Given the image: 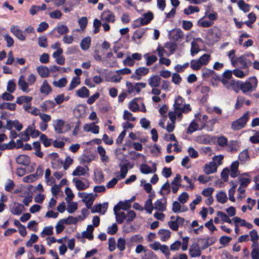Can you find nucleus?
Here are the masks:
<instances>
[{"mask_svg":"<svg viewBox=\"0 0 259 259\" xmlns=\"http://www.w3.org/2000/svg\"><path fill=\"white\" fill-rule=\"evenodd\" d=\"M132 205L126 200L120 201L114 207L113 210L116 222L118 224L130 223L136 218L134 210H130Z\"/></svg>","mask_w":259,"mask_h":259,"instance_id":"nucleus-1","label":"nucleus"},{"mask_svg":"<svg viewBox=\"0 0 259 259\" xmlns=\"http://www.w3.org/2000/svg\"><path fill=\"white\" fill-rule=\"evenodd\" d=\"M257 85V80L255 76L251 77L244 82L238 81V92L241 90L244 94H247L248 92L254 91Z\"/></svg>","mask_w":259,"mask_h":259,"instance_id":"nucleus-2","label":"nucleus"},{"mask_svg":"<svg viewBox=\"0 0 259 259\" xmlns=\"http://www.w3.org/2000/svg\"><path fill=\"white\" fill-rule=\"evenodd\" d=\"M218 216L223 222L229 223L231 225H234L235 227H252L251 224L238 217H234L232 220H231L226 213L222 211H218Z\"/></svg>","mask_w":259,"mask_h":259,"instance_id":"nucleus-3","label":"nucleus"},{"mask_svg":"<svg viewBox=\"0 0 259 259\" xmlns=\"http://www.w3.org/2000/svg\"><path fill=\"white\" fill-rule=\"evenodd\" d=\"M154 18L153 14L151 11L144 14L142 17L137 19L133 24V28H136L141 25H147Z\"/></svg>","mask_w":259,"mask_h":259,"instance_id":"nucleus-4","label":"nucleus"},{"mask_svg":"<svg viewBox=\"0 0 259 259\" xmlns=\"http://www.w3.org/2000/svg\"><path fill=\"white\" fill-rule=\"evenodd\" d=\"M249 112L244 113L240 118L233 121L231 124V128L233 131H238L243 128L249 118Z\"/></svg>","mask_w":259,"mask_h":259,"instance_id":"nucleus-5","label":"nucleus"},{"mask_svg":"<svg viewBox=\"0 0 259 259\" xmlns=\"http://www.w3.org/2000/svg\"><path fill=\"white\" fill-rule=\"evenodd\" d=\"M174 110H183L184 113H188L191 111V107L189 104L184 103V99L180 96L177 97L174 104Z\"/></svg>","mask_w":259,"mask_h":259,"instance_id":"nucleus-6","label":"nucleus"},{"mask_svg":"<svg viewBox=\"0 0 259 259\" xmlns=\"http://www.w3.org/2000/svg\"><path fill=\"white\" fill-rule=\"evenodd\" d=\"M53 125L55 132L58 134L64 133L70 129L69 124H65L64 121L62 119L54 120Z\"/></svg>","mask_w":259,"mask_h":259,"instance_id":"nucleus-7","label":"nucleus"},{"mask_svg":"<svg viewBox=\"0 0 259 259\" xmlns=\"http://www.w3.org/2000/svg\"><path fill=\"white\" fill-rule=\"evenodd\" d=\"M189 221H186L184 218L180 217H171L170 221L168 222L169 227H180L188 226Z\"/></svg>","mask_w":259,"mask_h":259,"instance_id":"nucleus-8","label":"nucleus"},{"mask_svg":"<svg viewBox=\"0 0 259 259\" xmlns=\"http://www.w3.org/2000/svg\"><path fill=\"white\" fill-rule=\"evenodd\" d=\"M221 81L227 90L232 89L236 93H238V81H235L233 79H228L227 78H222Z\"/></svg>","mask_w":259,"mask_h":259,"instance_id":"nucleus-9","label":"nucleus"},{"mask_svg":"<svg viewBox=\"0 0 259 259\" xmlns=\"http://www.w3.org/2000/svg\"><path fill=\"white\" fill-rule=\"evenodd\" d=\"M72 182L74 183L76 188L79 191L85 190L90 186V182L87 179L82 181L78 178H74Z\"/></svg>","mask_w":259,"mask_h":259,"instance_id":"nucleus-10","label":"nucleus"},{"mask_svg":"<svg viewBox=\"0 0 259 259\" xmlns=\"http://www.w3.org/2000/svg\"><path fill=\"white\" fill-rule=\"evenodd\" d=\"M24 209V205L18 202L12 203L10 205V211L15 215H20Z\"/></svg>","mask_w":259,"mask_h":259,"instance_id":"nucleus-11","label":"nucleus"},{"mask_svg":"<svg viewBox=\"0 0 259 259\" xmlns=\"http://www.w3.org/2000/svg\"><path fill=\"white\" fill-rule=\"evenodd\" d=\"M10 31L19 40L24 41L26 39L23 32L17 25H12L10 28Z\"/></svg>","mask_w":259,"mask_h":259,"instance_id":"nucleus-12","label":"nucleus"},{"mask_svg":"<svg viewBox=\"0 0 259 259\" xmlns=\"http://www.w3.org/2000/svg\"><path fill=\"white\" fill-rule=\"evenodd\" d=\"M78 221L77 218L70 216L67 219L60 220L55 227H64V225L75 224Z\"/></svg>","mask_w":259,"mask_h":259,"instance_id":"nucleus-13","label":"nucleus"},{"mask_svg":"<svg viewBox=\"0 0 259 259\" xmlns=\"http://www.w3.org/2000/svg\"><path fill=\"white\" fill-rule=\"evenodd\" d=\"M91 212L93 213L96 212H100V213L104 214L107 208H108V203H104L103 204H99L95 205L93 207L91 206Z\"/></svg>","mask_w":259,"mask_h":259,"instance_id":"nucleus-14","label":"nucleus"},{"mask_svg":"<svg viewBox=\"0 0 259 259\" xmlns=\"http://www.w3.org/2000/svg\"><path fill=\"white\" fill-rule=\"evenodd\" d=\"M156 166L155 163L152 164V166L151 167L147 164L143 163L140 166V170L143 174H149L156 172Z\"/></svg>","mask_w":259,"mask_h":259,"instance_id":"nucleus-15","label":"nucleus"},{"mask_svg":"<svg viewBox=\"0 0 259 259\" xmlns=\"http://www.w3.org/2000/svg\"><path fill=\"white\" fill-rule=\"evenodd\" d=\"M147 29V28H140L137 29L134 32L133 35L132 37V39L135 41L136 43L139 44V40L143 37Z\"/></svg>","mask_w":259,"mask_h":259,"instance_id":"nucleus-16","label":"nucleus"},{"mask_svg":"<svg viewBox=\"0 0 259 259\" xmlns=\"http://www.w3.org/2000/svg\"><path fill=\"white\" fill-rule=\"evenodd\" d=\"M149 71L148 68L139 67L136 70L135 73L132 75V77L137 80H140L141 76L147 74Z\"/></svg>","mask_w":259,"mask_h":259,"instance_id":"nucleus-17","label":"nucleus"},{"mask_svg":"<svg viewBox=\"0 0 259 259\" xmlns=\"http://www.w3.org/2000/svg\"><path fill=\"white\" fill-rule=\"evenodd\" d=\"M18 84L19 89L22 90L23 92L28 93L30 91L28 88L29 84L28 82L25 81L24 76L23 75L19 77Z\"/></svg>","mask_w":259,"mask_h":259,"instance_id":"nucleus-18","label":"nucleus"},{"mask_svg":"<svg viewBox=\"0 0 259 259\" xmlns=\"http://www.w3.org/2000/svg\"><path fill=\"white\" fill-rule=\"evenodd\" d=\"M212 138L209 135H201L195 138V141L199 144H208L210 143Z\"/></svg>","mask_w":259,"mask_h":259,"instance_id":"nucleus-19","label":"nucleus"},{"mask_svg":"<svg viewBox=\"0 0 259 259\" xmlns=\"http://www.w3.org/2000/svg\"><path fill=\"white\" fill-rule=\"evenodd\" d=\"M97 196V194L93 193H88L87 195H86L85 197L83 199V202L85 204L88 208H91Z\"/></svg>","mask_w":259,"mask_h":259,"instance_id":"nucleus-20","label":"nucleus"},{"mask_svg":"<svg viewBox=\"0 0 259 259\" xmlns=\"http://www.w3.org/2000/svg\"><path fill=\"white\" fill-rule=\"evenodd\" d=\"M101 19L103 21L113 23L115 21V16L111 11H106L102 14Z\"/></svg>","mask_w":259,"mask_h":259,"instance_id":"nucleus-21","label":"nucleus"},{"mask_svg":"<svg viewBox=\"0 0 259 259\" xmlns=\"http://www.w3.org/2000/svg\"><path fill=\"white\" fill-rule=\"evenodd\" d=\"M237 63L241 65L243 68H245L250 66L252 64L251 61L247 59L245 56H240L237 58L235 61V64Z\"/></svg>","mask_w":259,"mask_h":259,"instance_id":"nucleus-22","label":"nucleus"},{"mask_svg":"<svg viewBox=\"0 0 259 259\" xmlns=\"http://www.w3.org/2000/svg\"><path fill=\"white\" fill-rule=\"evenodd\" d=\"M189 253L191 257H194L200 256L201 252L199 246L197 243L193 244L189 248Z\"/></svg>","mask_w":259,"mask_h":259,"instance_id":"nucleus-23","label":"nucleus"},{"mask_svg":"<svg viewBox=\"0 0 259 259\" xmlns=\"http://www.w3.org/2000/svg\"><path fill=\"white\" fill-rule=\"evenodd\" d=\"M166 203L165 199H158L154 204V208L159 211H164L166 210Z\"/></svg>","mask_w":259,"mask_h":259,"instance_id":"nucleus-24","label":"nucleus"},{"mask_svg":"<svg viewBox=\"0 0 259 259\" xmlns=\"http://www.w3.org/2000/svg\"><path fill=\"white\" fill-rule=\"evenodd\" d=\"M83 130L85 132H91L93 134H97L99 132V126L96 125L95 122H93L92 123L84 124Z\"/></svg>","mask_w":259,"mask_h":259,"instance_id":"nucleus-25","label":"nucleus"},{"mask_svg":"<svg viewBox=\"0 0 259 259\" xmlns=\"http://www.w3.org/2000/svg\"><path fill=\"white\" fill-rule=\"evenodd\" d=\"M161 78L158 75H154L148 79V84L152 88H157L159 86Z\"/></svg>","mask_w":259,"mask_h":259,"instance_id":"nucleus-26","label":"nucleus"},{"mask_svg":"<svg viewBox=\"0 0 259 259\" xmlns=\"http://www.w3.org/2000/svg\"><path fill=\"white\" fill-rule=\"evenodd\" d=\"M217 165L214 162H210L206 163L204 168V172L207 174H211L217 171Z\"/></svg>","mask_w":259,"mask_h":259,"instance_id":"nucleus-27","label":"nucleus"},{"mask_svg":"<svg viewBox=\"0 0 259 259\" xmlns=\"http://www.w3.org/2000/svg\"><path fill=\"white\" fill-rule=\"evenodd\" d=\"M89 170V169L87 166L83 167L78 166L73 171L72 175L73 176H85L88 172Z\"/></svg>","mask_w":259,"mask_h":259,"instance_id":"nucleus-28","label":"nucleus"},{"mask_svg":"<svg viewBox=\"0 0 259 259\" xmlns=\"http://www.w3.org/2000/svg\"><path fill=\"white\" fill-rule=\"evenodd\" d=\"M239 162L238 161H234L230 167L231 171L230 175L232 178H236L239 175L238 170Z\"/></svg>","mask_w":259,"mask_h":259,"instance_id":"nucleus-29","label":"nucleus"},{"mask_svg":"<svg viewBox=\"0 0 259 259\" xmlns=\"http://www.w3.org/2000/svg\"><path fill=\"white\" fill-rule=\"evenodd\" d=\"M16 161L19 164H22L26 166L29 164L30 159L29 156L26 155H21L16 158Z\"/></svg>","mask_w":259,"mask_h":259,"instance_id":"nucleus-30","label":"nucleus"},{"mask_svg":"<svg viewBox=\"0 0 259 259\" xmlns=\"http://www.w3.org/2000/svg\"><path fill=\"white\" fill-rule=\"evenodd\" d=\"M182 113H184L183 110L178 111L174 110V111H170L168 113V117L171 121L175 122L177 117L180 120L182 119Z\"/></svg>","mask_w":259,"mask_h":259,"instance_id":"nucleus-31","label":"nucleus"},{"mask_svg":"<svg viewBox=\"0 0 259 259\" xmlns=\"http://www.w3.org/2000/svg\"><path fill=\"white\" fill-rule=\"evenodd\" d=\"M52 91V88L49 84L47 80H44L40 89V92L43 94L48 95Z\"/></svg>","mask_w":259,"mask_h":259,"instance_id":"nucleus-32","label":"nucleus"},{"mask_svg":"<svg viewBox=\"0 0 259 259\" xmlns=\"http://www.w3.org/2000/svg\"><path fill=\"white\" fill-rule=\"evenodd\" d=\"M36 69L39 75L42 78L48 77L50 73L49 68L46 66H40L37 67Z\"/></svg>","mask_w":259,"mask_h":259,"instance_id":"nucleus-33","label":"nucleus"},{"mask_svg":"<svg viewBox=\"0 0 259 259\" xmlns=\"http://www.w3.org/2000/svg\"><path fill=\"white\" fill-rule=\"evenodd\" d=\"M170 35L174 40L177 41L183 37L184 33L181 29L179 28L173 29L171 31Z\"/></svg>","mask_w":259,"mask_h":259,"instance_id":"nucleus-34","label":"nucleus"},{"mask_svg":"<svg viewBox=\"0 0 259 259\" xmlns=\"http://www.w3.org/2000/svg\"><path fill=\"white\" fill-rule=\"evenodd\" d=\"M128 170L127 165L126 164L120 165V173L117 172L115 175H118V177L120 180L124 179L127 174Z\"/></svg>","mask_w":259,"mask_h":259,"instance_id":"nucleus-35","label":"nucleus"},{"mask_svg":"<svg viewBox=\"0 0 259 259\" xmlns=\"http://www.w3.org/2000/svg\"><path fill=\"white\" fill-rule=\"evenodd\" d=\"M158 234L159 236L160 239L163 241H166L170 236V231L164 229H160L158 231Z\"/></svg>","mask_w":259,"mask_h":259,"instance_id":"nucleus-36","label":"nucleus"},{"mask_svg":"<svg viewBox=\"0 0 259 259\" xmlns=\"http://www.w3.org/2000/svg\"><path fill=\"white\" fill-rule=\"evenodd\" d=\"M77 95L82 98H88L90 95L89 90L85 87L81 88L76 91Z\"/></svg>","mask_w":259,"mask_h":259,"instance_id":"nucleus-37","label":"nucleus"},{"mask_svg":"<svg viewBox=\"0 0 259 259\" xmlns=\"http://www.w3.org/2000/svg\"><path fill=\"white\" fill-rule=\"evenodd\" d=\"M51 48L54 50H57L54 52L52 55L53 57H56L58 55H62L63 53V50L60 48V44L59 42H56L51 45Z\"/></svg>","mask_w":259,"mask_h":259,"instance_id":"nucleus-38","label":"nucleus"},{"mask_svg":"<svg viewBox=\"0 0 259 259\" xmlns=\"http://www.w3.org/2000/svg\"><path fill=\"white\" fill-rule=\"evenodd\" d=\"M97 151L101 156V160L102 162H106L108 160V156L106 154L105 149L101 146L97 147Z\"/></svg>","mask_w":259,"mask_h":259,"instance_id":"nucleus-39","label":"nucleus"},{"mask_svg":"<svg viewBox=\"0 0 259 259\" xmlns=\"http://www.w3.org/2000/svg\"><path fill=\"white\" fill-rule=\"evenodd\" d=\"M237 5L239 9L244 13H247L250 11V6L246 4L243 0H239Z\"/></svg>","mask_w":259,"mask_h":259,"instance_id":"nucleus-40","label":"nucleus"},{"mask_svg":"<svg viewBox=\"0 0 259 259\" xmlns=\"http://www.w3.org/2000/svg\"><path fill=\"white\" fill-rule=\"evenodd\" d=\"M144 210L145 209L147 213L151 214L154 209V205L152 204V201L151 198L148 199L145 202L144 206L143 207Z\"/></svg>","mask_w":259,"mask_h":259,"instance_id":"nucleus-41","label":"nucleus"},{"mask_svg":"<svg viewBox=\"0 0 259 259\" xmlns=\"http://www.w3.org/2000/svg\"><path fill=\"white\" fill-rule=\"evenodd\" d=\"M91 39L90 37L88 36L84 38L80 42V47L83 50H87L89 49L91 45Z\"/></svg>","mask_w":259,"mask_h":259,"instance_id":"nucleus-42","label":"nucleus"},{"mask_svg":"<svg viewBox=\"0 0 259 259\" xmlns=\"http://www.w3.org/2000/svg\"><path fill=\"white\" fill-rule=\"evenodd\" d=\"M228 146L230 151H236L239 148V142L237 140H231L228 142Z\"/></svg>","mask_w":259,"mask_h":259,"instance_id":"nucleus-43","label":"nucleus"},{"mask_svg":"<svg viewBox=\"0 0 259 259\" xmlns=\"http://www.w3.org/2000/svg\"><path fill=\"white\" fill-rule=\"evenodd\" d=\"M16 107V103L9 102H3L0 104V109H9L11 111L15 110Z\"/></svg>","mask_w":259,"mask_h":259,"instance_id":"nucleus-44","label":"nucleus"},{"mask_svg":"<svg viewBox=\"0 0 259 259\" xmlns=\"http://www.w3.org/2000/svg\"><path fill=\"white\" fill-rule=\"evenodd\" d=\"M67 83V79L65 77H62L58 80H54L53 82L54 86L59 88H62L66 86Z\"/></svg>","mask_w":259,"mask_h":259,"instance_id":"nucleus-45","label":"nucleus"},{"mask_svg":"<svg viewBox=\"0 0 259 259\" xmlns=\"http://www.w3.org/2000/svg\"><path fill=\"white\" fill-rule=\"evenodd\" d=\"M252 247L253 248L251 252V257L253 259H259V247L258 243H253Z\"/></svg>","mask_w":259,"mask_h":259,"instance_id":"nucleus-46","label":"nucleus"},{"mask_svg":"<svg viewBox=\"0 0 259 259\" xmlns=\"http://www.w3.org/2000/svg\"><path fill=\"white\" fill-rule=\"evenodd\" d=\"M217 201L221 203H225L228 199L226 193L224 191H220L216 195Z\"/></svg>","mask_w":259,"mask_h":259,"instance_id":"nucleus-47","label":"nucleus"},{"mask_svg":"<svg viewBox=\"0 0 259 259\" xmlns=\"http://www.w3.org/2000/svg\"><path fill=\"white\" fill-rule=\"evenodd\" d=\"M144 58L146 60V65L150 66L157 60V57L155 55L149 56L148 54L144 55Z\"/></svg>","mask_w":259,"mask_h":259,"instance_id":"nucleus-48","label":"nucleus"},{"mask_svg":"<svg viewBox=\"0 0 259 259\" xmlns=\"http://www.w3.org/2000/svg\"><path fill=\"white\" fill-rule=\"evenodd\" d=\"M32 100V98L29 96H22L18 97L16 99V103L18 104H22L23 103H30Z\"/></svg>","mask_w":259,"mask_h":259,"instance_id":"nucleus-49","label":"nucleus"},{"mask_svg":"<svg viewBox=\"0 0 259 259\" xmlns=\"http://www.w3.org/2000/svg\"><path fill=\"white\" fill-rule=\"evenodd\" d=\"M217 143L219 146L224 148L228 146V141L226 137L221 136L217 137Z\"/></svg>","mask_w":259,"mask_h":259,"instance_id":"nucleus-50","label":"nucleus"},{"mask_svg":"<svg viewBox=\"0 0 259 259\" xmlns=\"http://www.w3.org/2000/svg\"><path fill=\"white\" fill-rule=\"evenodd\" d=\"M80 83V78L78 76L73 77L69 84V91H72L75 89Z\"/></svg>","mask_w":259,"mask_h":259,"instance_id":"nucleus-51","label":"nucleus"},{"mask_svg":"<svg viewBox=\"0 0 259 259\" xmlns=\"http://www.w3.org/2000/svg\"><path fill=\"white\" fill-rule=\"evenodd\" d=\"M197 130H199V125L194 120L189 124L187 128V133L190 134Z\"/></svg>","mask_w":259,"mask_h":259,"instance_id":"nucleus-52","label":"nucleus"},{"mask_svg":"<svg viewBox=\"0 0 259 259\" xmlns=\"http://www.w3.org/2000/svg\"><path fill=\"white\" fill-rule=\"evenodd\" d=\"M87 231L82 232V236L83 238H88L89 240L93 239V232L94 228H87Z\"/></svg>","mask_w":259,"mask_h":259,"instance_id":"nucleus-53","label":"nucleus"},{"mask_svg":"<svg viewBox=\"0 0 259 259\" xmlns=\"http://www.w3.org/2000/svg\"><path fill=\"white\" fill-rule=\"evenodd\" d=\"M238 159L242 162H245L249 160V156L248 150L245 149L240 152L238 156Z\"/></svg>","mask_w":259,"mask_h":259,"instance_id":"nucleus-54","label":"nucleus"},{"mask_svg":"<svg viewBox=\"0 0 259 259\" xmlns=\"http://www.w3.org/2000/svg\"><path fill=\"white\" fill-rule=\"evenodd\" d=\"M27 132H29L30 136L33 138H36L40 135V132L35 129L34 125L28 126Z\"/></svg>","mask_w":259,"mask_h":259,"instance_id":"nucleus-55","label":"nucleus"},{"mask_svg":"<svg viewBox=\"0 0 259 259\" xmlns=\"http://www.w3.org/2000/svg\"><path fill=\"white\" fill-rule=\"evenodd\" d=\"M16 89V84L14 79L9 80L7 83V91L9 93H14Z\"/></svg>","mask_w":259,"mask_h":259,"instance_id":"nucleus-56","label":"nucleus"},{"mask_svg":"<svg viewBox=\"0 0 259 259\" xmlns=\"http://www.w3.org/2000/svg\"><path fill=\"white\" fill-rule=\"evenodd\" d=\"M191 55L194 56L200 51L199 45L195 41H192L191 43Z\"/></svg>","mask_w":259,"mask_h":259,"instance_id":"nucleus-57","label":"nucleus"},{"mask_svg":"<svg viewBox=\"0 0 259 259\" xmlns=\"http://www.w3.org/2000/svg\"><path fill=\"white\" fill-rule=\"evenodd\" d=\"M238 179L240 183V186L243 188H246L251 182L250 179L248 178L240 177Z\"/></svg>","mask_w":259,"mask_h":259,"instance_id":"nucleus-58","label":"nucleus"},{"mask_svg":"<svg viewBox=\"0 0 259 259\" xmlns=\"http://www.w3.org/2000/svg\"><path fill=\"white\" fill-rule=\"evenodd\" d=\"M59 34H65L68 32L69 29L66 25H60L56 27L55 29Z\"/></svg>","mask_w":259,"mask_h":259,"instance_id":"nucleus-59","label":"nucleus"},{"mask_svg":"<svg viewBox=\"0 0 259 259\" xmlns=\"http://www.w3.org/2000/svg\"><path fill=\"white\" fill-rule=\"evenodd\" d=\"M199 11V9L198 7L189 6L188 8L184 10V13L186 15H189L194 12H198Z\"/></svg>","mask_w":259,"mask_h":259,"instance_id":"nucleus-60","label":"nucleus"},{"mask_svg":"<svg viewBox=\"0 0 259 259\" xmlns=\"http://www.w3.org/2000/svg\"><path fill=\"white\" fill-rule=\"evenodd\" d=\"M12 93L8 92H4L0 97L4 101H12L14 99V96L11 94Z\"/></svg>","mask_w":259,"mask_h":259,"instance_id":"nucleus-61","label":"nucleus"},{"mask_svg":"<svg viewBox=\"0 0 259 259\" xmlns=\"http://www.w3.org/2000/svg\"><path fill=\"white\" fill-rule=\"evenodd\" d=\"M4 38L7 42V47L10 48L14 45V40L13 38L9 34H5L4 35Z\"/></svg>","mask_w":259,"mask_h":259,"instance_id":"nucleus-62","label":"nucleus"},{"mask_svg":"<svg viewBox=\"0 0 259 259\" xmlns=\"http://www.w3.org/2000/svg\"><path fill=\"white\" fill-rule=\"evenodd\" d=\"M39 139L46 147L51 145V139L48 138L45 135L42 134H40Z\"/></svg>","mask_w":259,"mask_h":259,"instance_id":"nucleus-63","label":"nucleus"},{"mask_svg":"<svg viewBox=\"0 0 259 259\" xmlns=\"http://www.w3.org/2000/svg\"><path fill=\"white\" fill-rule=\"evenodd\" d=\"M78 23L80 29L83 30L87 27L88 24V19L86 17H82L79 19Z\"/></svg>","mask_w":259,"mask_h":259,"instance_id":"nucleus-64","label":"nucleus"}]
</instances>
